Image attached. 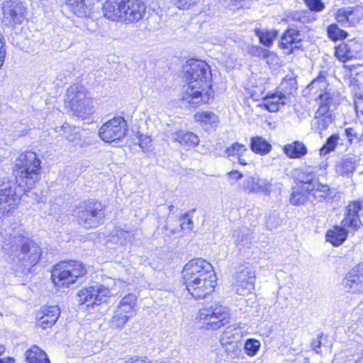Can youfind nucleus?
Masks as SVG:
<instances>
[{
    "mask_svg": "<svg viewBox=\"0 0 363 363\" xmlns=\"http://www.w3.org/2000/svg\"><path fill=\"white\" fill-rule=\"evenodd\" d=\"M249 53L255 57L268 58L271 55H274L272 52L268 50L264 49L260 46L253 45L249 49Z\"/></svg>",
    "mask_w": 363,
    "mask_h": 363,
    "instance_id": "603ef678",
    "label": "nucleus"
},
{
    "mask_svg": "<svg viewBox=\"0 0 363 363\" xmlns=\"http://www.w3.org/2000/svg\"><path fill=\"white\" fill-rule=\"evenodd\" d=\"M197 0H172L173 4L179 9H188Z\"/></svg>",
    "mask_w": 363,
    "mask_h": 363,
    "instance_id": "bf43d9fd",
    "label": "nucleus"
},
{
    "mask_svg": "<svg viewBox=\"0 0 363 363\" xmlns=\"http://www.w3.org/2000/svg\"><path fill=\"white\" fill-rule=\"evenodd\" d=\"M60 314V311L57 306L43 307L37 315V325L43 329L50 328L57 322Z\"/></svg>",
    "mask_w": 363,
    "mask_h": 363,
    "instance_id": "aec40b11",
    "label": "nucleus"
},
{
    "mask_svg": "<svg viewBox=\"0 0 363 363\" xmlns=\"http://www.w3.org/2000/svg\"><path fill=\"white\" fill-rule=\"evenodd\" d=\"M111 291L108 288L99 284H95L81 289L78 294L79 303L86 304V306L93 307L99 306L106 301Z\"/></svg>",
    "mask_w": 363,
    "mask_h": 363,
    "instance_id": "f8f14e48",
    "label": "nucleus"
},
{
    "mask_svg": "<svg viewBox=\"0 0 363 363\" xmlns=\"http://www.w3.org/2000/svg\"><path fill=\"white\" fill-rule=\"evenodd\" d=\"M86 272L85 266L78 261H63L55 265L51 278L52 282L58 287H69L78 278Z\"/></svg>",
    "mask_w": 363,
    "mask_h": 363,
    "instance_id": "39448f33",
    "label": "nucleus"
},
{
    "mask_svg": "<svg viewBox=\"0 0 363 363\" xmlns=\"http://www.w3.org/2000/svg\"><path fill=\"white\" fill-rule=\"evenodd\" d=\"M194 118L196 121L211 126L219 122L218 117L214 113L210 111L199 112L195 114Z\"/></svg>",
    "mask_w": 363,
    "mask_h": 363,
    "instance_id": "ea45409f",
    "label": "nucleus"
},
{
    "mask_svg": "<svg viewBox=\"0 0 363 363\" xmlns=\"http://www.w3.org/2000/svg\"><path fill=\"white\" fill-rule=\"evenodd\" d=\"M138 139L139 146L143 149L144 152H150L152 150V139L150 136L140 134Z\"/></svg>",
    "mask_w": 363,
    "mask_h": 363,
    "instance_id": "5fc2aeb1",
    "label": "nucleus"
},
{
    "mask_svg": "<svg viewBox=\"0 0 363 363\" xmlns=\"http://www.w3.org/2000/svg\"><path fill=\"white\" fill-rule=\"evenodd\" d=\"M75 214L79 223L86 228H96L104 223L105 206L96 200L89 199L79 204Z\"/></svg>",
    "mask_w": 363,
    "mask_h": 363,
    "instance_id": "423d86ee",
    "label": "nucleus"
},
{
    "mask_svg": "<svg viewBox=\"0 0 363 363\" xmlns=\"http://www.w3.org/2000/svg\"><path fill=\"white\" fill-rule=\"evenodd\" d=\"M15 359L12 357H5L0 359V363H14Z\"/></svg>",
    "mask_w": 363,
    "mask_h": 363,
    "instance_id": "338daca9",
    "label": "nucleus"
},
{
    "mask_svg": "<svg viewBox=\"0 0 363 363\" xmlns=\"http://www.w3.org/2000/svg\"><path fill=\"white\" fill-rule=\"evenodd\" d=\"M120 235L121 236L124 237L125 240H126L128 241H131L132 240L133 235L130 233H128V232L121 231Z\"/></svg>",
    "mask_w": 363,
    "mask_h": 363,
    "instance_id": "69168bd1",
    "label": "nucleus"
},
{
    "mask_svg": "<svg viewBox=\"0 0 363 363\" xmlns=\"http://www.w3.org/2000/svg\"><path fill=\"white\" fill-rule=\"evenodd\" d=\"M280 225V220L275 215H269L266 220V226L267 229L272 230L277 228Z\"/></svg>",
    "mask_w": 363,
    "mask_h": 363,
    "instance_id": "4d7b16f0",
    "label": "nucleus"
},
{
    "mask_svg": "<svg viewBox=\"0 0 363 363\" xmlns=\"http://www.w3.org/2000/svg\"><path fill=\"white\" fill-rule=\"evenodd\" d=\"M233 236L235 239V243L236 245L244 246L250 242L251 232L247 228H242L238 230H235Z\"/></svg>",
    "mask_w": 363,
    "mask_h": 363,
    "instance_id": "a19ab883",
    "label": "nucleus"
},
{
    "mask_svg": "<svg viewBox=\"0 0 363 363\" xmlns=\"http://www.w3.org/2000/svg\"><path fill=\"white\" fill-rule=\"evenodd\" d=\"M323 336V334L321 333L319 335L316 339L313 340V341L311 343V348L315 350L317 353H320V348L322 345L321 339Z\"/></svg>",
    "mask_w": 363,
    "mask_h": 363,
    "instance_id": "680f3d73",
    "label": "nucleus"
},
{
    "mask_svg": "<svg viewBox=\"0 0 363 363\" xmlns=\"http://www.w3.org/2000/svg\"><path fill=\"white\" fill-rule=\"evenodd\" d=\"M283 150L284 154L291 159L302 158L308 152L306 146L298 140L284 145Z\"/></svg>",
    "mask_w": 363,
    "mask_h": 363,
    "instance_id": "cd10ccee",
    "label": "nucleus"
},
{
    "mask_svg": "<svg viewBox=\"0 0 363 363\" xmlns=\"http://www.w3.org/2000/svg\"><path fill=\"white\" fill-rule=\"evenodd\" d=\"M229 177L231 179H235L236 180H238L241 179L243 175L241 172H238V170H233L228 173Z\"/></svg>",
    "mask_w": 363,
    "mask_h": 363,
    "instance_id": "0e129e2a",
    "label": "nucleus"
},
{
    "mask_svg": "<svg viewBox=\"0 0 363 363\" xmlns=\"http://www.w3.org/2000/svg\"><path fill=\"white\" fill-rule=\"evenodd\" d=\"M236 292L239 295L246 296L250 294L255 287V281H239L237 280Z\"/></svg>",
    "mask_w": 363,
    "mask_h": 363,
    "instance_id": "de8ad7c7",
    "label": "nucleus"
},
{
    "mask_svg": "<svg viewBox=\"0 0 363 363\" xmlns=\"http://www.w3.org/2000/svg\"><path fill=\"white\" fill-rule=\"evenodd\" d=\"M188 87L182 99L189 104H205L212 97L211 73L209 65L204 61L190 60L184 67Z\"/></svg>",
    "mask_w": 363,
    "mask_h": 363,
    "instance_id": "f257e3e1",
    "label": "nucleus"
},
{
    "mask_svg": "<svg viewBox=\"0 0 363 363\" xmlns=\"http://www.w3.org/2000/svg\"><path fill=\"white\" fill-rule=\"evenodd\" d=\"M278 89L280 91L284 93V95L288 96L290 100L291 96L294 95L297 90L296 81L294 78L284 79Z\"/></svg>",
    "mask_w": 363,
    "mask_h": 363,
    "instance_id": "79ce46f5",
    "label": "nucleus"
},
{
    "mask_svg": "<svg viewBox=\"0 0 363 363\" xmlns=\"http://www.w3.org/2000/svg\"><path fill=\"white\" fill-rule=\"evenodd\" d=\"M345 135L348 138V142L352 144L353 140L355 139L358 142V138H359L360 134L357 133V132L352 128H347L345 130Z\"/></svg>",
    "mask_w": 363,
    "mask_h": 363,
    "instance_id": "052dcab7",
    "label": "nucleus"
},
{
    "mask_svg": "<svg viewBox=\"0 0 363 363\" xmlns=\"http://www.w3.org/2000/svg\"><path fill=\"white\" fill-rule=\"evenodd\" d=\"M136 303L137 296L134 294H128L120 301L116 308L133 317L135 314Z\"/></svg>",
    "mask_w": 363,
    "mask_h": 363,
    "instance_id": "c85d7f7f",
    "label": "nucleus"
},
{
    "mask_svg": "<svg viewBox=\"0 0 363 363\" xmlns=\"http://www.w3.org/2000/svg\"><path fill=\"white\" fill-rule=\"evenodd\" d=\"M184 283L194 281L200 278H215L213 266L202 258L191 259L182 271Z\"/></svg>",
    "mask_w": 363,
    "mask_h": 363,
    "instance_id": "9d476101",
    "label": "nucleus"
},
{
    "mask_svg": "<svg viewBox=\"0 0 363 363\" xmlns=\"http://www.w3.org/2000/svg\"><path fill=\"white\" fill-rule=\"evenodd\" d=\"M3 23L7 26L20 24L26 18L27 9L21 0H6L2 4Z\"/></svg>",
    "mask_w": 363,
    "mask_h": 363,
    "instance_id": "ddd939ff",
    "label": "nucleus"
},
{
    "mask_svg": "<svg viewBox=\"0 0 363 363\" xmlns=\"http://www.w3.org/2000/svg\"><path fill=\"white\" fill-rule=\"evenodd\" d=\"M230 313L228 308L219 303H212L199 311L198 318L208 329L216 330L224 325Z\"/></svg>",
    "mask_w": 363,
    "mask_h": 363,
    "instance_id": "1a4fd4ad",
    "label": "nucleus"
},
{
    "mask_svg": "<svg viewBox=\"0 0 363 363\" xmlns=\"http://www.w3.org/2000/svg\"><path fill=\"white\" fill-rule=\"evenodd\" d=\"M123 10V22L132 23L143 18L146 6L142 0H121Z\"/></svg>",
    "mask_w": 363,
    "mask_h": 363,
    "instance_id": "dca6fc26",
    "label": "nucleus"
},
{
    "mask_svg": "<svg viewBox=\"0 0 363 363\" xmlns=\"http://www.w3.org/2000/svg\"><path fill=\"white\" fill-rule=\"evenodd\" d=\"M72 11L78 17H89L91 13V5L86 0H65Z\"/></svg>",
    "mask_w": 363,
    "mask_h": 363,
    "instance_id": "bb28decb",
    "label": "nucleus"
},
{
    "mask_svg": "<svg viewBox=\"0 0 363 363\" xmlns=\"http://www.w3.org/2000/svg\"><path fill=\"white\" fill-rule=\"evenodd\" d=\"M289 102V96L279 90L275 93L267 95L263 99L262 106L269 112H276Z\"/></svg>",
    "mask_w": 363,
    "mask_h": 363,
    "instance_id": "4be33fe9",
    "label": "nucleus"
},
{
    "mask_svg": "<svg viewBox=\"0 0 363 363\" xmlns=\"http://www.w3.org/2000/svg\"><path fill=\"white\" fill-rule=\"evenodd\" d=\"M27 189L20 188L16 180L8 177L0 179V218L15 208L21 195Z\"/></svg>",
    "mask_w": 363,
    "mask_h": 363,
    "instance_id": "6e6552de",
    "label": "nucleus"
},
{
    "mask_svg": "<svg viewBox=\"0 0 363 363\" xmlns=\"http://www.w3.org/2000/svg\"><path fill=\"white\" fill-rule=\"evenodd\" d=\"M310 11L320 12L325 9V4L322 0H304Z\"/></svg>",
    "mask_w": 363,
    "mask_h": 363,
    "instance_id": "6e6d98bb",
    "label": "nucleus"
},
{
    "mask_svg": "<svg viewBox=\"0 0 363 363\" xmlns=\"http://www.w3.org/2000/svg\"><path fill=\"white\" fill-rule=\"evenodd\" d=\"M130 318H132V316L116 308L113 312V315L110 320L111 326L113 328L121 329Z\"/></svg>",
    "mask_w": 363,
    "mask_h": 363,
    "instance_id": "e433bc0d",
    "label": "nucleus"
},
{
    "mask_svg": "<svg viewBox=\"0 0 363 363\" xmlns=\"http://www.w3.org/2000/svg\"><path fill=\"white\" fill-rule=\"evenodd\" d=\"M260 342L255 339H247L245 343L244 349L249 356L255 355L260 348Z\"/></svg>",
    "mask_w": 363,
    "mask_h": 363,
    "instance_id": "09e8293b",
    "label": "nucleus"
},
{
    "mask_svg": "<svg viewBox=\"0 0 363 363\" xmlns=\"http://www.w3.org/2000/svg\"><path fill=\"white\" fill-rule=\"evenodd\" d=\"M250 149L256 154L265 155L271 151L272 145L262 137L255 136L250 140Z\"/></svg>",
    "mask_w": 363,
    "mask_h": 363,
    "instance_id": "7c9ffc66",
    "label": "nucleus"
},
{
    "mask_svg": "<svg viewBox=\"0 0 363 363\" xmlns=\"http://www.w3.org/2000/svg\"><path fill=\"white\" fill-rule=\"evenodd\" d=\"M333 121V111H328L325 107L318 108L315 113L314 119L311 125L313 130L321 133L326 130L330 124Z\"/></svg>",
    "mask_w": 363,
    "mask_h": 363,
    "instance_id": "5701e85b",
    "label": "nucleus"
},
{
    "mask_svg": "<svg viewBox=\"0 0 363 363\" xmlns=\"http://www.w3.org/2000/svg\"><path fill=\"white\" fill-rule=\"evenodd\" d=\"M325 81V78L323 77H318V78H316L315 79H314L312 83H311V86H316L319 82H323Z\"/></svg>",
    "mask_w": 363,
    "mask_h": 363,
    "instance_id": "774afa93",
    "label": "nucleus"
},
{
    "mask_svg": "<svg viewBox=\"0 0 363 363\" xmlns=\"http://www.w3.org/2000/svg\"><path fill=\"white\" fill-rule=\"evenodd\" d=\"M355 168L356 160L352 157L342 159L336 165L337 172L342 176L352 174Z\"/></svg>",
    "mask_w": 363,
    "mask_h": 363,
    "instance_id": "f704fd0d",
    "label": "nucleus"
},
{
    "mask_svg": "<svg viewBox=\"0 0 363 363\" xmlns=\"http://www.w3.org/2000/svg\"><path fill=\"white\" fill-rule=\"evenodd\" d=\"M66 101L74 115L77 117L86 118L94 112L92 102L88 96L86 89L82 84H74L68 88Z\"/></svg>",
    "mask_w": 363,
    "mask_h": 363,
    "instance_id": "0eeeda50",
    "label": "nucleus"
},
{
    "mask_svg": "<svg viewBox=\"0 0 363 363\" xmlns=\"http://www.w3.org/2000/svg\"><path fill=\"white\" fill-rule=\"evenodd\" d=\"M359 48L360 45L355 42L343 43L335 47V55L342 62L357 59L360 56Z\"/></svg>",
    "mask_w": 363,
    "mask_h": 363,
    "instance_id": "412c9836",
    "label": "nucleus"
},
{
    "mask_svg": "<svg viewBox=\"0 0 363 363\" xmlns=\"http://www.w3.org/2000/svg\"><path fill=\"white\" fill-rule=\"evenodd\" d=\"M10 252L25 267L29 268L35 265L41 256L42 251L38 245L23 235H14L11 242Z\"/></svg>",
    "mask_w": 363,
    "mask_h": 363,
    "instance_id": "20e7f679",
    "label": "nucleus"
},
{
    "mask_svg": "<svg viewBox=\"0 0 363 363\" xmlns=\"http://www.w3.org/2000/svg\"><path fill=\"white\" fill-rule=\"evenodd\" d=\"M363 18V6L354 5L339 9L335 13L337 23L345 27L357 26Z\"/></svg>",
    "mask_w": 363,
    "mask_h": 363,
    "instance_id": "2eb2a0df",
    "label": "nucleus"
},
{
    "mask_svg": "<svg viewBox=\"0 0 363 363\" xmlns=\"http://www.w3.org/2000/svg\"><path fill=\"white\" fill-rule=\"evenodd\" d=\"M340 137L337 134L330 135L326 140L323 146L320 149V155H325L330 152L335 150Z\"/></svg>",
    "mask_w": 363,
    "mask_h": 363,
    "instance_id": "49530a36",
    "label": "nucleus"
},
{
    "mask_svg": "<svg viewBox=\"0 0 363 363\" xmlns=\"http://www.w3.org/2000/svg\"><path fill=\"white\" fill-rule=\"evenodd\" d=\"M226 355L230 359L238 358L241 353V345L239 342H231L226 345H222Z\"/></svg>",
    "mask_w": 363,
    "mask_h": 363,
    "instance_id": "a18cd8bd",
    "label": "nucleus"
},
{
    "mask_svg": "<svg viewBox=\"0 0 363 363\" xmlns=\"http://www.w3.org/2000/svg\"><path fill=\"white\" fill-rule=\"evenodd\" d=\"M127 127L123 117H115L101 126L99 134L101 139L106 143L121 140L126 134Z\"/></svg>",
    "mask_w": 363,
    "mask_h": 363,
    "instance_id": "9b49d317",
    "label": "nucleus"
},
{
    "mask_svg": "<svg viewBox=\"0 0 363 363\" xmlns=\"http://www.w3.org/2000/svg\"><path fill=\"white\" fill-rule=\"evenodd\" d=\"M195 211V209H192L189 212L182 214L180 218V227L183 230H191L194 228V223L191 220V216Z\"/></svg>",
    "mask_w": 363,
    "mask_h": 363,
    "instance_id": "8fccbe9b",
    "label": "nucleus"
},
{
    "mask_svg": "<svg viewBox=\"0 0 363 363\" xmlns=\"http://www.w3.org/2000/svg\"><path fill=\"white\" fill-rule=\"evenodd\" d=\"M55 131L63 135L68 141L74 142L79 139V131L76 127L65 123L63 125L55 128Z\"/></svg>",
    "mask_w": 363,
    "mask_h": 363,
    "instance_id": "c9c22d12",
    "label": "nucleus"
},
{
    "mask_svg": "<svg viewBox=\"0 0 363 363\" xmlns=\"http://www.w3.org/2000/svg\"><path fill=\"white\" fill-rule=\"evenodd\" d=\"M342 285L347 293L363 294V263L358 264L347 273Z\"/></svg>",
    "mask_w": 363,
    "mask_h": 363,
    "instance_id": "4468645a",
    "label": "nucleus"
},
{
    "mask_svg": "<svg viewBox=\"0 0 363 363\" xmlns=\"http://www.w3.org/2000/svg\"><path fill=\"white\" fill-rule=\"evenodd\" d=\"M121 0H107L102 7L104 17L113 21L123 22V10Z\"/></svg>",
    "mask_w": 363,
    "mask_h": 363,
    "instance_id": "b1692460",
    "label": "nucleus"
},
{
    "mask_svg": "<svg viewBox=\"0 0 363 363\" xmlns=\"http://www.w3.org/2000/svg\"><path fill=\"white\" fill-rule=\"evenodd\" d=\"M256 35L259 38V42L266 47H271L273 41L278 35L277 30L262 31L259 29L255 30Z\"/></svg>",
    "mask_w": 363,
    "mask_h": 363,
    "instance_id": "58836bf2",
    "label": "nucleus"
},
{
    "mask_svg": "<svg viewBox=\"0 0 363 363\" xmlns=\"http://www.w3.org/2000/svg\"><path fill=\"white\" fill-rule=\"evenodd\" d=\"M255 272L250 266L242 265L236 272V279L239 281H255Z\"/></svg>",
    "mask_w": 363,
    "mask_h": 363,
    "instance_id": "4c0bfd02",
    "label": "nucleus"
},
{
    "mask_svg": "<svg viewBox=\"0 0 363 363\" xmlns=\"http://www.w3.org/2000/svg\"><path fill=\"white\" fill-rule=\"evenodd\" d=\"M243 190L250 194V193H256L257 186V178L253 177H247L243 184H242Z\"/></svg>",
    "mask_w": 363,
    "mask_h": 363,
    "instance_id": "864d4df0",
    "label": "nucleus"
},
{
    "mask_svg": "<svg viewBox=\"0 0 363 363\" xmlns=\"http://www.w3.org/2000/svg\"><path fill=\"white\" fill-rule=\"evenodd\" d=\"M171 138L188 148L195 147L200 141L199 138L194 133L184 130L172 133Z\"/></svg>",
    "mask_w": 363,
    "mask_h": 363,
    "instance_id": "a878e982",
    "label": "nucleus"
},
{
    "mask_svg": "<svg viewBox=\"0 0 363 363\" xmlns=\"http://www.w3.org/2000/svg\"><path fill=\"white\" fill-rule=\"evenodd\" d=\"M26 358L29 363H50L47 354L35 345L26 351Z\"/></svg>",
    "mask_w": 363,
    "mask_h": 363,
    "instance_id": "2f4dec72",
    "label": "nucleus"
},
{
    "mask_svg": "<svg viewBox=\"0 0 363 363\" xmlns=\"http://www.w3.org/2000/svg\"><path fill=\"white\" fill-rule=\"evenodd\" d=\"M41 161L32 151L21 153L15 162V177L19 187L32 189L40 179Z\"/></svg>",
    "mask_w": 363,
    "mask_h": 363,
    "instance_id": "f03ea898",
    "label": "nucleus"
},
{
    "mask_svg": "<svg viewBox=\"0 0 363 363\" xmlns=\"http://www.w3.org/2000/svg\"><path fill=\"white\" fill-rule=\"evenodd\" d=\"M309 197L310 191H304L302 189V186L297 185L292 188L290 203L294 206H301L304 204Z\"/></svg>",
    "mask_w": 363,
    "mask_h": 363,
    "instance_id": "72a5a7b5",
    "label": "nucleus"
},
{
    "mask_svg": "<svg viewBox=\"0 0 363 363\" xmlns=\"http://www.w3.org/2000/svg\"><path fill=\"white\" fill-rule=\"evenodd\" d=\"M189 293L195 298H203L211 293L216 285L215 278H200L194 281L184 283Z\"/></svg>",
    "mask_w": 363,
    "mask_h": 363,
    "instance_id": "f3484780",
    "label": "nucleus"
},
{
    "mask_svg": "<svg viewBox=\"0 0 363 363\" xmlns=\"http://www.w3.org/2000/svg\"><path fill=\"white\" fill-rule=\"evenodd\" d=\"M301 36L298 30L295 28L287 29L281 36L279 47L284 50L285 54L290 55L295 50L302 48Z\"/></svg>",
    "mask_w": 363,
    "mask_h": 363,
    "instance_id": "a211bd4d",
    "label": "nucleus"
},
{
    "mask_svg": "<svg viewBox=\"0 0 363 363\" xmlns=\"http://www.w3.org/2000/svg\"><path fill=\"white\" fill-rule=\"evenodd\" d=\"M271 184L267 180L257 179L256 193L257 192H269L271 187Z\"/></svg>",
    "mask_w": 363,
    "mask_h": 363,
    "instance_id": "13d9d810",
    "label": "nucleus"
},
{
    "mask_svg": "<svg viewBox=\"0 0 363 363\" xmlns=\"http://www.w3.org/2000/svg\"><path fill=\"white\" fill-rule=\"evenodd\" d=\"M241 337L240 328L235 325H230L225 328L220 336L221 345H226L231 342H239Z\"/></svg>",
    "mask_w": 363,
    "mask_h": 363,
    "instance_id": "473e14b6",
    "label": "nucleus"
},
{
    "mask_svg": "<svg viewBox=\"0 0 363 363\" xmlns=\"http://www.w3.org/2000/svg\"><path fill=\"white\" fill-rule=\"evenodd\" d=\"M361 205L357 201H351L346 208V213L341 225H335L328 230L325 235L326 240L334 246L341 245L347 239L348 233L355 232L360 228L362 223L359 212Z\"/></svg>",
    "mask_w": 363,
    "mask_h": 363,
    "instance_id": "7ed1b4c3",
    "label": "nucleus"
},
{
    "mask_svg": "<svg viewBox=\"0 0 363 363\" xmlns=\"http://www.w3.org/2000/svg\"><path fill=\"white\" fill-rule=\"evenodd\" d=\"M316 167L307 166L294 170V182L302 186L304 191H309L316 182Z\"/></svg>",
    "mask_w": 363,
    "mask_h": 363,
    "instance_id": "6ab92c4d",
    "label": "nucleus"
},
{
    "mask_svg": "<svg viewBox=\"0 0 363 363\" xmlns=\"http://www.w3.org/2000/svg\"><path fill=\"white\" fill-rule=\"evenodd\" d=\"M309 13L306 11H294L288 16V20L306 23L309 21Z\"/></svg>",
    "mask_w": 363,
    "mask_h": 363,
    "instance_id": "3c124183",
    "label": "nucleus"
},
{
    "mask_svg": "<svg viewBox=\"0 0 363 363\" xmlns=\"http://www.w3.org/2000/svg\"><path fill=\"white\" fill-rule=\"evenodd\" d=\"M319 108L325 107L328 111L330 110L331 106H335L339 104V94L335 91H325L320 93L318 97Z\"/></svg>",
    "mask_w": 363,
    "mask_h": 363,
    "instance_id": "c756f323",
    "label": "nucleus"
},
{
    "mask_svg": "<svg viewBox=\"0 0 363 363\" xmlns=\"http://www.w3.org/2000/svg\"><path fill=\"white\" fill-rule=\"evenodd\" d=\"M246 152H247V148L245 145L239 143H234L225 149V154L228 157L235 155L238 157H243Z\"/></svg>",
    "mask_w": 363,
    "mask_h": 363,
    "instance_id": "c03bdc74",
    "label": "nucleus"
},
{
    "mask_svg": "<svg viewBox=\"0 0 363 363\" xmlns=\"http://www.w3.org/2000/svg\"><path fill=\"white\" fill-rule=\"evenodd\" d=\"M309 189L310 196H311L318 202L323 201L329 202L333 199V191L326 184L315 182Z\"/></svg>",
    "mask_w": 363,
    "mask_h": 363,
    "instance_id": "393cba45",
    "label": "nucleus"
},
{
    "mask_svg": "<svg viewBox=\"0 0 363 363\" xmlns=\"http://www.w3.org/2000/svg\"><path fill=\"white\" fill-rule=\"evenodd\" d=\"M124 363H151L146 357H133L127 359Z\"/></svg>",
    "mask_w": 363,
    "mask_h": 363,
    "instance_id": "e2e57ef3",
    "label": "nucleus"
},
{
    "mask_svg": "<svg viewBox=\"0 0 363 363\" xmlns=\"http://www.w3.org/2000/svg\"><path fill=\"white\" fill-rule=\"evenodd\" d=\"M327 33L329 38L334 41L343 40L347 37V33L340 28L335 23L328 26Z\"/></svg>",
    "mask_w": 363,
    "mask_h": 363,
    "instance_id": "37998d69",
    "label": "nucleus"
}]
</instances>
